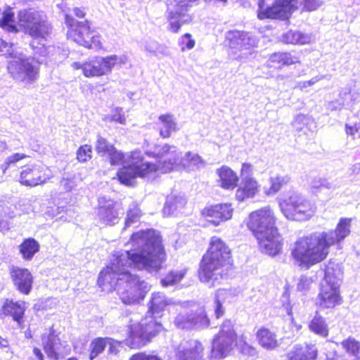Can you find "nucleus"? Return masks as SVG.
Masks as SVG:
<instances>
[{
  "instance_id": "nucleus-55",
  "label": "nucleus",
  "mask_w": 360,
  "mask_h": 360,
  "mask_svg": "<svg viewBox=\"0 0 360 360\" xmlns=\"http://www.w3.org/2000/svg\"><path fill=\"white\" fill-rule=\"evenodd\" d=\"M310 282L307 276H302L297 284V289L299 290H304L308 288Z\"/></svg>"
},
{
  "instance_id": "nucleus-56",
  "label": "nucleus",
  "mask_w": 360,
  "mask_h": 360,
  "mask_svg": "<svg viewBox=\"0 0 360 360\" xmlns=\"http://www.w3.org/2000/svg\"><path fill=\"white\" fill-rule=\"evenodd\" d=\"M158 43L155 41L150 40L147 41L145 44V49L146 51L154 54L156 48L158 47Z\"/></svg>"
},
{
  "instance_id": "nucleus-17",
  "label": "nucleus",
  "mask_w": 360,
  "mask_h": 360,
  "mask_svg": "<svg viewBox=\"0 0 360 360\" xmlns=\"http://www.w3.org/2000/svg\"><path fill=\"white\" fill-rule=\"evenodd\" d=\"M233 208L230 204L220 203L205 207L202 214L207 218V221L217 226L231 218Z\"/></svg>"
},
{
  "instance_id": "nucleus-48",
  "label": "nucleus",
  "mask_w": 360,
  "mask_h": 360,
  "mask_svg": "<svg viewBox=\"0 0 360 360\" xmlns=\"http://www.w3.org/2000/svg\"><path fill=\"white\" fill-rule=\"evenodd\" d=\"M195 41L191 38V34L189 33L184 34L179 40V45L182 51L186 49L190 50L194 47Z\"/></svg>"
},
{
  "instance_id": "nucleus-35",
  "label": "nucleus",
  "mask_w": 360,
  "mask_h": 360,
  "mask_svg": "<svg viewBox=\"0 0 360 360\" xmlns=\"http://www.w3.org/2000/svg\"><path fill=\"white\" fill-rule=\"evenodd\" d=\"M283 41L286 44H307L311 37L298 31H288L283 34Z\"/></svg>"
},
{
  "instance_id": "nucleus-11",
  "label": "nucleus",
  "mask_w": 360,
  "mask_h": 360,
  "mask_svg": "<svg viewBox=\"0 0 360 360\" xmlns=\"http://www.w3.org/2000/svg\"><path fill=\"white\" fill-rule=\"evenodd\" d=\"M146 154L155 158L158 165H154L156 169L162 173H167L173 169L174 165L177 164L181 158V153L175 146L168 144H155L152 148L146 150Z\"/></svg>"
},
{
  "instance_id": "nucleus-32",
  "label": "nucleus",
  "mask_w": 360,
  "mask_h": 360,
  "mask_svg": "<svg viewBox=\"0 0 360 360\" xmlns=\"http://www.w3.org/2000/svg\"><path fill=\"white\" fill-rule=\"evenodd\" d=\"M309 327L312 332L323 338H326L328 335V327L326 320L318 312L309 322Z\"/></svg>"
},
{
  "instance_id": "nucleus-49",
  "label": "nucleus",
  "mask_w": 360,
  "mask_h": 360,
  "mask_svg": "<svg viewBox=\"0 0 360 360\" xmlns=\"http://www.w3.org/2000/svg\"><path fill=\"white\" fill-rule=\"evenodd\" d=\"M129 360H163L154 353L138 352L133 354Z\"/></svg>"
},
{
  "instance_id": "nucleus-24",
  "label": "nucleus",
  "mask_w": 360,
  "mask_h": 360,
  "mask_svg": "<svg viewBox=\"0 0 360 360\" xmlns=\"http://www.w3.org/2000/svg\"><path fill=\"white\" fill-rule=\"evenodd\" d=\"M190 309L192 330H201L210 326V320L204 307Z\"/></svg>"
},
{
  "instance_id": "nucleus-16",
  "label": "nucleus",
  "mask_w": 360,
  "mask_h": 360,
  "mask_svg": "<svg viewBox=\"0 0 360 360\" xmlns=\"http://www.w3.org/2000/svg\"><path fill=\"white\" fill-rule=\"evenodd\" d=\"M49 179V174H46L43 167L34 165L20 172L19 181L22 185L34 187L45 184Z\"/></svg>"
},
{
  "instance_id": "nucleus-51",
  "label": "nucleus",
  "mask_w": 360,
  "mask_h": 360,
  "mask_svg": "<svg viewBox=\"0 0 360 360\" xmlns=\"http://www.w3.org/2000/svg\"><path fill=\"white\" fill-rule=\"evenodd\" d=\"M311 187L314 188H327L330 189L331 188V184L328 181V180L325 179H322L320 177L314 178L311 183Z\"/></svg>"
},
{
  "instance_id": "nucleus-9",
  "label": "nucleus",
  "mask_w": 360,
  "mask_h": 360,
  "mask_svg": "<svg viewBox=\"0 0 360 360\" xmlns=\"http://www.w3.org/2000/svg\"><path fill=\"white\" fill-rule=\"evenodd\" d=\"M65 23L69 28L68 35L73 38L78 44L86 48L99 50L102 48L101 36L95 31L90 30L89 22H79L72 16L66 14Z\"/></svg>"
},
{
  "instance_id": "nucleus-30",
  "label": "nucleus",
  "mask_w": 360,
  "mask_h": 360,
  "mask_svg": "<svg viewBox=\"0 0 360 360\" xmlns=\"http://www.w3.org/2000/svg\"><path fill=\"white\" fill-rule=\"evenodd\" d=\"M257 337L259 345L267 349H274L278 346L276 335L269 330L262 328L258 330Z\"/></svg>"
},
{
  "instance_id": "nucleus-5",
  "label": "nucleus",
  "mask_w": 360,
  "mask_h": 360,
  "mask_svg": "<svg viewBox=\"0 0 360 360\" xmlns=\"http://www.w3.org/2000/svg\"><path fill=\"white\" fill-rule=\"evenodd\" d=\"M247 226L258 240L262 252L270 255H278L282 249L281 236L275 226L273 211L264 207L249 215Z\"/></svg>"
},
{
  "instance_id": "nucleus-47",
  "label": "nucleus",
  "mask_w": 360,
  "mask_h": 360,
  "mask_svg": "<svg viewBox=\"0 0 360 360\" xmlns=\"http://www.w3.org/2000/svg\"><path fill=\"white\" fill-rule=\"evenodd\" d=\"M25 157L26 155L24 154H20L18 153H15L6 158L5 162L1 165V169H2L3 172L5 173L6 169H8L12 164H15Z\"/></svg>"
},
{
  "instance_id": "nucleus-52",
  "label": "nucleus",
  "mask_w": 360,
  "mask_h": 360,
  "mask_svg": "<svg viewBox=\"0 0 360 360\" xmlns=\"http://www.w3.org/2000/svg\"><path fill=\"white\" fill-rule=\"evenodd\" d=\"M323 1L321 0H304L303 8L307 11H313L321 7Z\"/></svg>"
},
{
  "instance_id": "nucleus-58",
  "label": "nucleus",
  "mask_w": 360,
  "mask_h": 360,
  "mask_svg": "<svg viewBox=\"0 0 360 360\" xmlns=\"http://www.w3.org/2000/svg\"><path fill=\"white\" fill-rule=\"evenodd\" d=\"M345 131L347 135L354 136L355 134L358 132V129L355 127L345 125Z\"/></svg>"
},
{
  "instance_id": "nucleus-54",
  "label": "nucleus",
  "mask_w": 360,
  "mask_h": 360,
  "mask_svg": "<svg viewBox=\"0 0 360 360\" xmlns=\"http://www.w3.org/2000/svg\"><path fill=\"white\" fill-rule=\"evenodd\" d=\"M169 52L167 46L162 44H158V47L154 53V56L156 57L167 56Z\"/></svg>"
},
{
  "instance_id": "nucleus-42",
  "label": "nucleus",
  "mask_w": 360,
  "mask_h": 360,
  "mask_svg": "<svg viewBox=\"0 0 360 360\" xmlns=\"http://www.w3.org/2000/svg\"><path fill=\"white\" fill-rule=\"evenodd\" d=\"M141 214L140 208L137 205H132L127 211L124 229L139 222Z\"/></svg>"
},
{
  "instance_id": "nucleus-2",
  "label": "nucleus",
  "mask_w": 360,
  "mask_h": 360,
  "mask_svg": "<svg viewBox=\"0 0 360 360\" xmlns=\"http://www.w3.org/2000/svg\"><path fill=\"white\" fill-rule=\"evenodd\" d=\"M18 25L24 29L25 33L30 35L34 40H38L41 46H34L32 41L30 46L34 51V56L22 57V53L17 50L13 43L0 39V55L15 58L8 63L7 67L8 73L15 80L32 84L39 77V67L42 63L38 56L45 54V42L52 27L42 11L33 9L20 10L18 13Z\"/></svg>"
},
{
  "instance_id": "nucleus-10",
  "label": "nucleus",
  "mask_w": 360,
  "mask_h": 360,
  "mask_svg": "<svg viewBox=\"0 0 360 360\" xmlns=\"http://www.w3.org/2000/svg\"><path fill=\"white\" fill-rule=\"evenodd\" d=\"M155 169L154 164L143 162L141 153L135 150L131 153L127 163L117 172L118 180L122 184L133 186L137 177H145Z\"/></svg>"
},
{
  "instance_id": "nucleus-46",
  "label": "nucleus",
  "mask_w": 360,
  "mask_h": 360,
  "mask_svg": "<svg viewBox=\"0 0 360 360\" xmlns=\"http://www.w3.org/2000/svg\"><path fill=\"white\" fill-rule=\"evenodd\" d=\"M187 160L197 169L203 168L206 165V162L197 153L187 152L186 153Z\"/></svg>"
},
{
  "instance_id": "nucleus-41",
  "label": "nucleus",
  "mask_w": 360,
  "mask_h": 360,
  "mask_svg": "<svg viewBox=\"0 0 360 360\" xmlns=\"http://www.w3.org/2000/svg\"><path fill=\"white\" fill-rule=\"evenodd\" d=\"M343 348L356 359H360V342L354 338H349L342 342Z\"/></svg>"
},
{
  "instance_id": "nucleus-63",
  "label": "nucleus",
  "mask_w": 360,
  "mask_h": 360,
  "mask_svg": "<svg viewBox=\"0 0 360 360\" xmlns=\"http://www.w3.org/2000/svg\"><path fill=\"white\" fill-rule=\"evenodd\" d=\"M335 104H336L335 103L332 102V103H329V105H328V108H329L330 109H331L332 110H337V109H340V107H338V106H336V105H335Z\"/></svg>"
},
{
  "instance_id": "nucleus-8",
  "label": "nucleus",
  "mask_w": 360,
  "mask_h": 360,
  "mask_svg": "<svg viewBox=\"0 0 360 360\" xmlns=\"http://www.w3.org/2000/svg\"><path fill=\"white\" fill-rule=\"evenodd\" d=\"M279 205L284 216L290 220H307L316 212L314 205L297 192H292L281 201Z\"/></svg>"
},
{
  "instance_id": "nucleus-27",
  "label": "nucleus",
  "mask_w": 360,
  "mask_h": 360,
  "mask_svg": "<svg viewBox=\"0 0 360 360\" xmlns=\"http://www.w3.org/2000/svg\"><path fill=\"white\" fill-rule=\"evenodd\" d=\"M42 341L44 349L48 357L53 360H58L59 359L58 350L59 349L60 342V338L56 334V331L53 328L50 329L46 340L42 338Z\"/></svg>"
},
{
  "instance_id": "nucleus-62",
  "label": "nucleus",
  "mask_w": 360,
  "mask_h": 360,
  "mask_svg": "<svg viewBox=\"0 0 360 360\" xmlns=\"http://www.w3.org/2000/svg\"><path fill=\"white\" fill-rule=\"evenodd\" d=\"M7 149V145L5 141H0V151H4Z\"/></svg>"
},
{
  "instance_id": "nucleus-45",
  "label": "nucleus",
  "mask_w": 360,
  "mask_h": 360,
  "mask_svg": "<svg viewBox=\"0 0 360 360\" xmlns=\"http://www.w3.org/2000/svg\"><path fill=\"white\" fill-rule=\"evenodd\" d=\"M92 148L91 146L85 144L81 146L77 152V158L81 162L88 161L91 158Z\"/></svg>"
},
{
  "instance_id": "nucleus-4",
  "label": "nucleus",
  "mask_w": 360,
  "mask_h": 360,
  "mask_svg": "<svg viewBox=\"0 0 360 360\" xmlns=\"http://www.w3.org/2000/svg\"><path fill=\"white\" fill-rule=\"evenodd\" d=\"M231 262V250L221 239L212 237L210 248L201 261L199 270L200 281L209 288L216 287L227 278V269Z\"/></svg>"
},
{
  "instance_id": "nucleus-12",
  "label": "nucleus",
  "mask_w": 360,
  "mask_h": 360,
  "mask_svg": "<svg viewBox=\"0 0 360 360\" xmlns=\"http://www.w3.org/2000/svg\"><path fill=\"white\" fill-rule=\"evenodd\" d=\"M236 333L231 321H224L221 330L212 341L211 356L215 359L225 357L233 348Z\"/></svg>"
},
{
  "instance_id": "nucleus-36",
  "label": "nucleus",
  "mask_w": 360,
  "mask_h": 360,
  "mask_svg": "<svg viewBox=\"0 0 360 360\" xmlns=\"http://www.w3.org/2000/svg\"><path fill=\"white\" fill-rule=\"evenodd\" d=\"M190 311V309H185L176 315L174 321L176 327L182 330H192Z\"/></svg>"
},
{
  "instance_id": "nucleus-1",
  "label": "nucleus",
  "mask_w": 360,
  "mask_h": 360,
  "mask_svg": "<svg viewBox=\"0 0 360 360\" xmlns=\"http://www.w3.org/2000/svg\"><path fill=\"white\" fill-rule=\"evenodd\" d=\"M131 248L120 250L114 255L110 266L99 274L98 284L117 290L122 302L134 304L143 300L150 289L148 283L131 274L127 268L158 273L165 259V252L159 232L154 229L141 230L131 237Z\"/></svg>"
},
{
  "instance_id": "nucleus-6",
  "label": "nucleus",
  "mask_w": 360,
  "mask_h": 360,
  "mask_svg": "<svg viewBox=\"0 0 360 360\" xmlns=\"http://www.w3.org/2000/svg\"><path fill=\"white\" fill-rule=\"evenodd\" d=\"M324 279L319 292L320 306L334 307L339 304V288L342 279V272L338 264L330 262L323 269Z\"/></svg>"
},
{
  "instance_id": "nucleus-44",
  "label": "nucleus",
  "mask_w": 360,
  "mask_h": 360,
  "mask_svg": "<svg viewBox=\"0 0 360 360\" xmlns=\"http://www.w3.org/2000/svg\"><path fill=\"white\" fill-rule=\"evenodd\" d=\"M224 290L219 289L216 291L214 299V315L217 319L221 318L225 311V309L223 306V303L221 301V297L223 295Z\"/></svg>"
},
{
  "instance_id": "nucleus-14",
  "label": "nucleus",
  "mask_w": 360,
  "mask_h": 360,
  "mask_svg": "<svg viewBox=\"0 0 360 360\" xmlns=\"http://www.w3.org/2000/svg\"><path fill=\"white\" fill-rule=\"evenodd\" d=\"M226 39L229 48L235 53L252 48L256 41L248 32L237 30H229L226 33Z\"/></svg>"
},
{
  "instance_id": "nucleus-21",
  "label": "nucleus",
  "mask_w": 360,
  "mask_h": 360,
  "mask_svg": "<svg viewBox=\"0 0 360 360\" xmlns=\"http://www.w3.org/2000/svg\"><path fill=\"white\" fill-rule=\"evenodd\" d=\"M172 300L160 292H153L148 302V313L155 317H160L166 307L171 304Z\"/></svg>"
},
{
  "instance_id": "nucleus-7",
  "label": "nucleus",
  "mask_w": 360,
  "mask_h": 360,
  "mask_svg": "<svg viewBox=\"0 0 360 360\" xmlns=\"http://www.w3.org/2000/svg\"><path fill=\"white\" fill-rule=\"evenodd\" d=\"M156 318L152 315L146 316L138 323H130L128 326L127 345L131 347H140L159 334L163 327Z\"/></svg>"
},
{
  "instance_id": "nucleus-60",
  "label": "nucleus",
  "mask_w": 360,
  "mask_h": 360,
  "mask_svg": "<svg viewBox=\"0 0 360 360\" xmlns=\"http://www.w3.org/2000/svg\"><path fill=\"white\" fill-rule=\"evenodd\" d=\"M33 353L39 360H44V356L40 349L34 347Z\"/></svg>"
},
{
  "instance_id": "nucleus-33",
  "label": "nucleus",
  "mask_w": 360,
  "mask_h": 360,
  "mask_svg": "<svg viewBox=\"0 0 360 360\" xmlns=\"http://www.w3.org/2000/svg\"><path fill=\"white\" fill-rule=\"evenodd\" d=\"M0 27L8 33L15 34L19 30L15 24L14 13L11 8L5 11L0 19Z\"/></svg>"
},
{
  "instance_id": "nucleus-28",
  "label": "nucleus",
  "mask_w": 360,
  "mask_h": 360,
  "mask_svg": "<svg viewBox=\"0 0 360 360\" xmlns=\"http://www.w3.org/2000/svg\"><path fill=\"white\" fill-rule=\"evenodd\" d=\"M40 245L37 240L33 238H27L23 240L19 245V252L22 259L30 261L34 255L39 251Z\"/></svg>"
},
{
  "instance_id": "nucleus-43",
  "label": "nucleus",
  "mask_w": 360,
  "mask_h": 360,
  "mask_svg": "<svg viewBox=\"0 0 360 360\" xmlns=\"http://www.w3.org/2000/svg\"><path fill=\"white\" fill-rule=\"evenodd\" d=\"M290 178L288 175H278L275 177H271L270 181L271 186L270 191L273 193H276L281 188L289 183Z\"/></svg>"
},
{
  "instance_id": "nucleus-29",
  "label": "nucleus",
  "mask_w": 360,
  "mask_h": 360,
  "mask_svg": "<svg viewBox=\"0 0 360 360\" xmlns=\"http://www.w3.org/2000/svg\"><path fill=\"white\" fill-rule=\"evenodd\" d=\"M162 127L160 129V135L163 139L169 138L172 132L178 131L177 124L171 114H165L159 116Z\"/></svg>"
},
{
  "instance_id": "nucleus-64",
  "label": "nucleus",
  "mask_w": 360,
  "mask_h": 360,
  "mask_svg": "<svg viewBox=\"0 0 360 360\" xmlns=\"http://www.w3.org/2000/svg\"><path fill=\"white\" fill-rule=\"evenodd\" d=\"M316 81H317L316 79H312L311 80L306 82L305 83H307L308 86H311V85L314 84Z\"/></svg>"
},
{
  "instance_id": "nucleus-39",
  "label": "nucleus",
  "mask_w": 360,
  "mask_h": 360,
  "mask_svg": "<svg viewBox=\"0 0 360 360\" xmlns=\"http://www.w3.org/2000/svg\"><path fill=\"white\" fill-rule=\"evenodd\" d=\"M129 155H126L121 150H118L115 147L110 151V153L106 156L109 160L111 165H126L129 160Z\"/></svg>"
},
{
  "instance_id": "nucleus-20",
  "label": "nucleus",
  "mask_w": 360,
  "mask_h": 360,
  "mask_svg": "<svg viewBox=\"0 0 360 360\" xmlns=\"http://www.w3.org/2000/svg\"><path fill=\"white\" fill-rule=\"evenodd\" d=\"M186 202L184 194L172 192L166 198L162 212L167 216L176 215L181 211Z\"/></svg>"
},
{
  "instance_id": "nucleus-31",
  "label": "nucleus",
  "mask_w": 360,
  "mask_h": 360,
  "mask_svg": "<svg viewBox=\"0 0 360 360\" xmlns=\"http://www.w3.org/2000/svg\"><path fill=\"white\" fill-rule=\"evenodd\" d=\"M269 61L276 63L282 65H290L300 62L299 57L296 53L292 52H278L271 55Z\"/></svg>"
},
{
  "instance_id": "nucleus-3",
  "label": "nucleus",
  "mask_w": 360,
  "mask_h": 360,
  "mask_svg": "<svg viewBox=\"0 0 360 360\" xmlns=\"http://www.w3.org/2000/svg\"><path fill=\"white\" fill-rule=\"evenodd\" d=\"M351 222L352 219L341 218L334 231L314 232L300 238L292 250L293 258L299 262V266L307 269L323 261L330 246L342 242L349 235Z\"/></svg>"
},
{
  "instance_id": "nucleus-15",
  "label": "nucleus",
  "mask_w": 360,
  "mask_h": 360,
  "mask_svg": "<svg viewBox=\"0 0 360 360\" xmlns=\"http://www.w3.org/2000/svg\"><path fill=\"white\" fill-rule=\"evenodd\" d=\"M202 343L193 339L184 340L177 348V360H200L202 357Z\"/></svg>"
},
{
  "instance_id": "nucleus-19",
  "label": "nucleus",
  "mask_w": 360,
  "mask_h": 360,
  "mask_svg": "<svg viewBox=\"0 0 360 360\" xmlns=\"http://www.w3.org/2000/svg\"><path fill=\"white\" fill-rule=\"evenodd\" d=\"M98 217L101 221L106 225H114L119 221V213L115 208L113 200H107L105 197L98 198Z\"/></svg>"
},
{
  "instance_id": "nucleus-25",
  "label": "nucleus",
  "mask_w": 360,
  "mask_h": 360,
  "mask_svg": "<svg viewBox=\"0 0 360 360\" xmlns=\"http://www.w3.org/2000/svg\"><path fill=\"white\" fill-rule=\"evenodd\" d=\"M259 186L257 181L252 178L246 177L242 181V186L239 187L236 193V198L238 201H244L248 198H252L259 191Z\"/></svg>"
},
{
  "instance_id": "nucleus-38",
  "label": "nucleus",
  "mask_w": 360,
  "mask_h": 360,
  "mask_svg": "<svg viewBox=\"0 0 360 360\" xmlns=\"http://www.w3.org/2000/svg\"><path fill=\"white\" fill-rule=\"evenodd\" d=\"M107 338H98L94 339L90 344L91 352L89 354V359H94L101 353L103 352L107 346Z\"/></svg>"
},
{
  "instance_id": "nucleus-13",
  "label": "nucleus",
  "mask_w": 360,
  "mask_h": 360,
  "mask_svg": "<svg viewBox=\"0 0 360 360\" xmlns=\"http://www.w3.org/2000/svg\"><path fill=\"white\" fill-rule=\"evenodd\" d=\"M117 59L118 57L113 55L105 58H98L96 60L84 63L75 62L72 67L76 70L81 69L86 77H98L110 72Z\"/></svg>"
},
{
  "instance_id": "nucleus-37",
  "label": "nucleus",
  "mask_w": 360,
  "mask_h": 360,
  "mask_svg": "<svg viewBox=\"0 0 360 360\" xmlns=\"http://www.w3.org/2000/svg\"><path fill=\"white\" fill-rule=\"evenodd\" d=\"M114 148V145L110 143L106 139L100 135L97 136L95 150L99 155L106 157Z\"/></svg>"
},
{
  "instance_id": "nucleus-50",
  "label": "nucleus",
  "mask_w": 360,
  "mask_h": 360,
  "mask_svg": "<svg viewBox=\"0 0 360 360\" xmlns=\"http://www.w3.org/2000/svg\"><path fill=\"white\" fill-rule=\"evenodd\" d=\"M240 352L247 356L255 357L257 355V349L246 342L240 345Z\"/></svg>"
},
{
  "instance_id": "nucleus-59",
  "label": "nucleus",
  "mask_w": 360,
  "mask_h": 360,
  "mask_svg": "<svg viewBox=\"0 0 360 360\" xmlns=\"http://www.w3.org/2000/svg\"><path fill=\"white\" fill-rule=\"evenodd\" d=\"M73 13L79 18H83L86 15V13L79 8H73Z\"/></svg>"
},
{
  "instance_id": "nucleus-53",
  "label": "nucleus",
  "mask_w": 360,
  "mask_h": 360,
  "mask_svg": "<svg viewBox=\"0 0 360 360\" xmlns=\"http://www.w3.org/2000/svg\"><path fill=\"white\" fill-rule=\"evenodd\" d=\"M111 120L120 124H124L126 118L122 113V109L121 108H115V112L112 115Z\"/></svg>"
},
{
  "instance_id": "nucleus-18",
  "label": "nucleus",
  "mask_w": 360,
  "mask_h": 360,
  "mask_svg": "<svg viewBox=\"0 0 360 360\" xmlns=\"http://www.w3.org/2000/svg\"><path fill=\"white\" fill-rule=\"evenodd\" d=\"M11 276L18 290L24 295L30 294L32 288L33 276L27 269L13 267Z\"/></svg>"
},
{
  "instance_id": "nucleus-57",
  "label": "nucleus",
  "mask_w": 360,
  "mask_h": 360,
  "mask_svg": "<svg viewBox=\"0 0 360 360\" xmlns=\"http://www.w3.org/2000/svg\"><path fill=\"white\" fill-rule=\"evenodd\" d=\"M107 345H109L108 353L110 354H117L119 352L117 343L114 342L112 339L107 338Z\"/></svg>"
},
{
  "instance_id": "nucleus-22",
  "label": "nucleus",
  "mask_w": 360,
  "mask_h": 360,
  "mask_svg": "<svg viewBox=\"0 0 360 360\" xmlns=\"http://www.w3.org/2000/svg\"><path fill=\"white\" fill-rule=\"evenodd\" d=\"M318 350L314 345H295L288 353L286 360H316Z\"/></svg>"
},
{
  "instance_id": "nucleus-34",
  "label": "nucleus",
  "mask_w": 360,
  "mask_h": 360,
  "mask_svg": "<svg viewBox=\"0 0 360 360\" xmlns=\"http://www.w3.org/2000/svg\"><path fill=\"white\" fill-rule=\"evenodd\" d=\"M15 217L14 211L4 203H0V231H8L11 228V219Z\"/></svg>"
},
{
  "instance_id": "nucleus-40",
  "label": "nucleus",
  "mask_w": 360,
  "mask_h": 360,
  "mask_svg": "<svg viewBox=\"0 0 360 360\" xmlns=\"http://www.w3.org/2000/svg\"><path fill=\"white\" fill-rule=\"evenodd\" d=\"M184 276V271H171L163 278L161 279L160 283L163 287L174 285L180 282Z\"/></svg>"
},
{
  "instance_id": "nucleus-26",
  "label": "nucleus",
  "mask_w": 360,
  "mask_h": 360,
  "mask_svg": "<svg viewBox=\"0 0 360 360\" xmlns=\"http://www.w3.org/2000/svg\"><path fill=\"white\" fill-rule=\"evenodd\" d=\"M217 174L219 177V181L223 188L233 189L238 186V177L230 167L223 165L217 169Z\"/></svg>"
},
{
  "instance_id": "nucleus-23",
  "label": "nucleus",
  "mask_w": 360,
  "mask_h": 360,
  "mask_svg": "<svg viewBox=\"0 0 360 360\" xmlns=\"http://www.w3.org/2000/svg\"><path fill=\"white\" fill-rule=\"evenodd\" d=\"M2 311L4 315L12 316L13 320L17 322L18 328H24L22 319L25 309L22 304L12 300H7L3 306Z\"/></svg>"
},
{
  "instance_id": "nucleus-61",
  "label": "nucleus",
  "mask_w": 360,
  "mask_h": 360,
  "mask_svg": "<svg viewBox=\"0 0 360 360\" xmlns=\"http://www.w3.org/2000/svg\"><path fill=\"white\" fill-rule=\"evenodd\" d=\"M250 165L248 163H243L241 167V173L243 174L245 172L248 173L250 170Z\"/></svg>"
}]
</instances>
